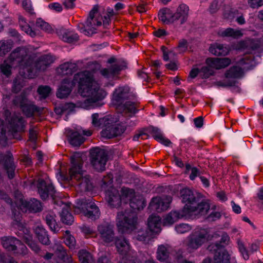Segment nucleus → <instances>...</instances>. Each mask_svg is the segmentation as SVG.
<instances>
[{
    "instance_id": "nucleus-1",
    "label": "nucleus",
    "mask_w": 263,
    "mask_h": 263,
    "mask_svg": "<svg viewBox=\"0 0 263 263\" xmlns=\"http://www.w3.org/2000/svg\"><path fill=\"white\" fill-rule=\"evenodd\" d=\"M77 83L78 84L79 93L82 97L87 98L81 105L82 107L89 108L102 105L100 101L106 97V92L94 79L93 73L89 71L77 73L72 80L69 78L64 79L58 89L57 97L61 99L67 97Z\"/></svg>"
},
{
    "instance_id": "nucleus-2",
    "label": "nucleus",
    "mask_w": 263,
    "mask_h": 263,
    "mask_svg": "<svg viewBox=\"0 0 263 263\" xmlns=\"http://www.w3.org/2000/svg\"><path fill=\"white\" fill-rule=\"evenodd\" d=\"M53 62L52 56L44 55L35 63L28 54L25 48H18L12 52L9 59L0 65V70L2 73L8 77L11 74L12 66L20 67V73L25 78H34L39 71H44Z\"/></svg>"
},
{
    "instance_id": "nucleus-3",
    "label": "nucleus",
    "mask_w": 263,
    "mask_h": 263,
    "mask_svg": "<svg viewBox=\"0 0 263 263\" xmlns=\"http://www.w3.org/2000/svg\"><path fill=\"white\" fill-rule=\"evenodd\" d=\"M80 157V154L78 153H76L71 156V166L69 169V175H64L59 172L57 174V178L60 182L75 179L80 182L78 185L82 191H89L92 187V184L89 177L84 176Z\"/></svg>"
},
{
    "instance_id": "nucleus-4",
    "label": "nucleus",
    "mask_w": 263,
    "mask_h": 263,
    "mask_svg": "<svg viewBox=\"0 0 263 263\" xmlns=\"http://www.w3.org/2000/svg\"><path fill=\"white\" fill-rule=\"evenodd\" d=\"M180 197L184 204L182 209L190 217L205 216L210 210V205L206 202H198L193 192L189 189L184 188L180 191Z\"/></svg>"
},
{
    "instance_id": "nucleus-5",
    "label": "nucleus",
    "mask_w": 263,
    "mask_h": 263,
    "mask_svg": "<svg viewBox=\"0 0 263 263\" xmlns=\"http://www.w3.org/2000/svg\"><path fill=\"white\" fill-rule=\"evenodd\" d=\"M239 66H233L225 73L226 80L218 81L216 85L221 87H231L235 86L237 79L241 78L243 75L244 69H249L255 65V63L252 57H247L242 59L239 62Z\"/></svg>"
},
{
    "instance_id": "nucleus-6",
    "label": "nucleus",
    "mask_w": 263,
    "mask_h": 263,
    "mask_svg": "<svg viewBox=\"0 0 263 263\" xmlns=\"http://www.w3.org/2000/svg\"><path fill=\"white\" fill-rule=\"evenodd\" d=\"M214 237L210 229L197 228L186 237L184 246L189 252H192L212 240Z\"/></svg>"
},
{
    "instance_id": "nucleus-7",
    "label": "nucleus",
    "mask_w": 263,
    "mask_h": 263,
    "mask_svg": "<svg viewBox=\"0 0 263 263\" xmlns=\"http://www.w3.org/2000/svg\"><path fill=\"white\" fill-rule=\"evenodd\" d=\"M135 97L128 86L119 87L114 91L112 96L113 102L118 105H123L124 110L132 116L137 112L136 104L130 101Z\"/></svg>"
},
{
    "instance_id": "nucleus-8",
    "label": "nucleus",
    "mask_w": 263,
    "mask_h": 263,
    "mask_svg": "<svg viewBox=\"0 0 263 263\" xmlns=\"http://www.w3.org/2000/svg\"><path fill=\"white\" fill-rule=\"evenodd\" d=\"M5 114L7 130L4 129L3 122L0 123V143L4 145L6 141V132L8 134L12 135L14 133L22 130L24 124V120L19 114L11 115L8 111H6Z\"/></svg>"
},
{
    "instance_id": "nucleus-9",
    "label": "nucleus",
    "mask_w": 263,
    "mask_h": 263,
    "mask_svg": "<svg viewBox=\"0 0 263 263\" xmlns=\"http://www.w3.org/2000/svg\"><path fill=\"white\" fill-rule=\"evenodd\" d=\"M116 224L119 233H128L137 228V217L133 212H120L117 214Z\"/></svg>"
},
{
    "instance_id": "nucleus-10",
    "label": "nucleus",
    "mask_w": 263,
    "mask_h": 263,
    "mask_svg": "<svg viewBox=\"0 0 263 263\" xmlns=\"http://www.w3.org/2000/svg\"><path fill=\"white\" fill-rule=\"evenodd\" d=\"M98 10V6H95L90 11L85 24L82 27L79 26L81 32L87 36L91 35L96 32V27L101 25L102 20V17L99 16Z\"/></svg>"
},
{
    "instance_id": "nucleus-11",
    "label": "nucleus",
    "mask_w": 263,
    "mask_h": 263,
    "mask_svg": "<svg viewBox=\"0 0 263 263\" xmlns=\"http://www.w3.org/2000/svg\"><path fill=\"white\" fill-rule=\"evenodd\" d=\"M76 207L82 210L86 216L92 219H97L100 215L99 209L91 198L87 199H78L76 202Z\"/></svg>"
},
{
    "instance_id": "nucleus-12",
    "label": "nucleus",
    "mask_w": 263,
    "mask_h": 263,
    "mask_svg": "<svg viewBox=\"0 0 263 263\" xmlns=\"http://www.w3.org/2000/svg\"><path fill=\"white\" fill-rule=\"evenodd\" d=\"M98 236L102 243L108 244L114 241L115 232L113 224L103 222L98 226Z\"/></svg>"
},
{
    "instance_id": "nucleus-13",
    "label": "nucleus",
    "mask_w": 263,
    "mask_h": 263,
    "mask_svg": "<svg viewBox=\"0 0 263 263\" xmlns=\"http://www.w3.org/2000/svg\"><path fill=\"white\" fill-rule=\"evenodd\" d=\"M1 242L3 247L8 251L22 254H25L27 252L26 247L14 237H3Z\"/></svg>"
},
{
    "instance_id": "nucleus-14",
    "label": "nucleus",
    "mask_w": 263,
    "mask_h": 263,
    "mask_svg": "<svg viewBox=\"0 0 263 263\" xmlns=\"http://www.w3.org/2000/svg\"><path fill=\"white\" fill-rule=\"evenodd\" d=\"M91 163L94 168L98 171L105 170L107 160L106 153L102 149L95 148L91 151Z\"/></svg>"
},
{
    "instance_id": "nucleus-15",
    "label": "nucleus",
    "mask_w": 263,
    "mask_h": 263,
    "mask_svg": "<svg viewBox=\"0 0 263 263\" xmlns=\"http://www.w3.org/2000/svg\"><path fill=\"white\" fill-rule=\"evenodd\" d=\"M171 201L172 197L170 196H157L152 199L149 208L151 210L161 212L167 210Z\"/></svg>"
},
{
    "instance_id": "nucleus-16",
    "label": "nucleus",
    "mask_w": 263,
    "mask_h": 263,
    "mask_svg": "<svg viewBox=\"0 0 263 263\" xmlns=\"http://www.w3.org/2000/svg\"><path fill=\"white\" fill-rule=\"evenodd\" d=\"M123 196L125 195V197L130 200V206L134 210H140L143 209L145 206V202L144 198L140 195L135 196L132 199H130V196L133 193L132 190L128 188H123L122 190Z\"/></svg>"
},
{
    "instance_id": "nucleus-17",
    "label": "nucleus",
    "mask_w": 263,
    "mask_h": 263,
    "mask_svg": "<svg viewBox=\"0 0 263 263\" xmlns=\"http://www.w3.org/2000/svg\"><path fill=\"white\" fill-rule=\"evenodd\" d=\"M37 185L39 193L43 199H47L49 195L52 197L54 196L55 191L50 180L45 181L42 179H39Z\"/></svg>"
},
{
    "instance_id": "nucleus-18",
    "label": "nucleus",
    "mask_w": 263,
    "mask_h": 263,
    "mask_svg": "<svg viewBox=\"0 0 263 263\" xmlns=\"http://www.w3.org/2000/svg\"><path fill=\"white\" fill-rule=\"evenodd\" d=\"M92 133L89 130H83L82 128L77 129V131L71 133L69 137L70 143L73 146H80L85 140L82 135L89 136Z\"/></svg>"
},
{
    "instance_id": "nucleus-19",
    "label": "nucleus",
    "mask_w": 263,
    "mask_h": 263,
    "mask_svg": "<svg viewBox=\"0 0 263 263\" xmlns=\"http://www.w3.org/2000/svg\"><path fill=\"white\" fill-rule=\"evenodd\" d=\"M111 124L108 125L101 132V135L103 137L110 139L122 134L125 130V127L121 125L116 126Z\"/></svg>"
},
{
    "instance_id": "nucleus-20",
    "label": "nucleus",
    "mask_w": 263,
    "mask_h": 263,
    "mask_svg": "<svg viewBox=\"0 0 263 263\" xmlns=\"http://www.w3.org/2000/svg\"><path fill=\"white\" fill-rule=\"evenodd\" d=\"M126 67L124 62H118L112 65L109 68H104L100 71L101 74L106 78H110L118 74L119 72Z\"/></svg>"
},
{
    "instance_id": "nucleus-21",
    "label": "nucleus",
    "mask_w": 263,
    "mask_h": 263,
    "mask_svg": "<svg viewBox=\"0 0 263 263\" xmlns=\"http://www.w3.org/2000/svg\"><path fill=\"white\" fill-rule=\"evenodd\" d=\"M106 198L108 204L111 208H118L120 206L123 198L119 195L118 191L115 188H111L106 193Z\"/></svg>"
},
{
    "instance_id": "nucleus-22",
    "label": "nucleus",
    "mask_w": 263,
    "mask_h": 263,
    "mask_svg": "<svg viewBox=\"0 0 263 263\" xmlns=\"http://www.w3.org/2000/svg\"><path fill=\"white\" fill-rule=\"evenodd\" d=\"M189 7L185 4H182L179 5L173 16L171 17V20L174 22H178L180 24H183L188 17Z\"/></svg>"
},
{
    "instance_id": "nucleus-23",
    "label": "nucleus",
    "mask_w": 263,
    "mask_h": 263,
    "mask_svg": "<svg viewBox=\"0 0 263 263\" xmlns=\"http://www.w3.org/2000/svg\"><path fill=\"white\" fill-rule=\"evenodd\" d=\"M189 217H190L182 210L174 211L165 216L163 220V223L164 226H170L179 219Z\"/></svg>"
},
{
    "instance_id": "nucleus-24",
    "label": "nucleus",
    "mask_w": 263,
    "mask_h": 263,
    "mask_svg": "<svg viewBox=\"0 0 263 263\" xmlns=\"http://www.w3.org/2000/svg\"><path fill=\"white\" fill-rule=\"evenodd\" d=\"M118 252L122 255L131 254L130 247L127 240L123 237H116L114 239Z\"/></svg>"
},
{
    "instance_id": "nucleus-25",
    "label": "nucleus",
    "mask_w": 263,
    "mask_h": 263,
    "mask_svg": "<svg viewBox=\"0 0 263 263\" xmlns=\"http://www.w3.org/2000/svg\"><path fill=\"white\" fill-rule=\"evenodd\" d=\"M231 62V60L228 58H210L206 60V63L213 68L220 69L229 66Z\"/></svg>"
},
{
    "instance_id": "nucleus-26",
    "label": "nucleus",
    "mask_w": 263,
    "mask_h": 263,
    "mask_svg": "<svg viewBox=\"0 0 263 263\" xmlns=\"http://www.w3.org/2000/svg\"><path fill=\"white\" fill-rule=\"evenodd\" d=\"M112 120L109 116L100 117L98 114L92 115V124L97 127H106L108 125L111 124Z\"/></svg>"
},
{
    "instance_id": "nucleus-27",
    "label": "nucleus",
    "mask_w": 263,
    "mask_h": 263,
    "mask_svg": "<svg viewBox=\"0 0 263 263\" xmlns=\"http://www.w3.org/2000/svg\"><path fill=\"white\" fill-rule=\"evenodd\" d=\"M147 226L152 233H158L161 231V219L156 215H151L147 220Z\"/></svg>"
},
{
    "instance_id": "nucleus-28",
    "label": "nucleus",
    "mask_w": 263,
    "mask_h": 263,
    "mask_svg": "<svg viewBox=\"0 0 263 263\" xmlns=\"http://www.w3.org/2000/svg\"><path fill=\"white\" fill-rule=\"evenodd\" d=\"M34 232L39 240L43 244L48 245L50 243L48 235L43 226L37 223L34 229Z\"/></svg>"
},
{
    "instance_id": "nucleus-29",
    "label": "nucleus",
    "mask_w": 263,
    "mask_h": 263,
    "mask_svg": "<svg viewBox=\"0 0 263 263\" xmlns=\"http://www.w3.org/2000/svg\"><path fill=\"white\" fill-rule=\"evenodd\" d=\"M14 103L21 106L22 110L27 116H29L32 115L33 106L26 97L16 98L14 100Z\"/></svg>"
},
{
    "instance_id": "nucleus-30",
    "label": "nucleus",
    "mask_w": 263,
    "mask_h": 263,
    "mask_svg": "<svg viewBox=\"0 0 263 263\" xmlns=\"http://www.w3.org/2000/svg\"><path fill=\"white\" fill-rule=\"evenodd\" d=\"M238 50H248L247 52L252 53V51L257 49L261 45V43L258 41L248 40L239 43Z\"/></svg>"
},
{
    "instance_id": "nucleus-31",
    "label": "nucleus",
    "mask_w": 263,
    "mask_h": 263,
    "mask_svg": "<svg viewBox=\"0 0 263 263\" xmlns=\"http://www.w3.org/2000/svg\"><path fill=\"white\" fill-rule=\"evenodd\" d=\"M209 50L210 52L214 55L224 56L228 54L230 49L229 48L225 45L216 43L210 46Z\"/></svg>"
},
{
    "instance_id": "nucleus-32",
    "label": "nucleus",
    "mask_w": 263,
    "mask_h": 263,
    "mask_svg": "<svg viewBox=\"0 0 263 263\" xmlns=\"http://www.w3.org/2000/svg\"><path fill=\"white\" fill-rule=\"evenodd\" d=\"M53 248L55 251L58 257L64 262L69 263L72 261L71 255L67 253L63 247L60 243H55Z\"/></svg>"
},
{
    "instance_id": "nucleus-33",
    "label": "nucleus",
    "mask_w": 263,
    "mask_h": 263,
    "mask_svg": "<svg viewBox=\"0 0 263 263\" xmlns=\"http://www.w3.org/2000/svg\"><path fill=\"white\" fill-rule=\"evenodd\" d=\"M218 34L222 37H232L234 38L240 37L243 34L241 30L234 29L231 28L220 29L218 30Z\"/></svg>"
},
{
    "instance_id": "nucleus-34",
    "label": "nucleus",
    "mask_w": 263,
    "mask_h": 263,
    "mask_svg": "<svg viewBox=\"0 0 263 263\" xmlns=\"http://www.w3.org/2000/svg\"><path fill=\"white\" fill-rule=\"evenodd\" d=\"M12 154L8 153L3 160L9 178H13L14 175L15 166L12 161Z\"/></svg>"
},
{
    "instance_id": "nucleus-35",
    "label": "nucleus",
    "mask_w": 263,
    "mask_h": 263,
    "mask_svg": "<svg viewBox=\"0 0 263 263\" xmlns=\"http://www.w3.org/2000/svg\"><path fill=\"white\" fill-rule=\"evenodd\" d=\"M214 263H231L228 252L224 249H219L214 255Z\"/></svg>"
},
{
    "instance_id": "nucleus-36",
    "label": "nucleus",
    "mask_w": 263,
    "mask_h": 263,
    "mask_svg": "<svg viewBox=\"0 0 263 263\" xmlns=\"http://www.w3.org/2000/svg\"><path fill=\"white\" fill-rule=\"evenodd\" d=\"M62 211L61 213L62 221L67 224H71L73 221L72 215L69 212L70 203L63 204Z\"/></svg>"
},
{
    "instance_id": "nucleus-37",
    "label": "nucleus",
    "mask_w": 263,
    "mask_h": 263,
    "mask_svg": "<svg viewBox=\"0 0 263 263\" xmlns=\"http://www.w3.org/2000/svg\"><path fill=\"white\" fill-rule=\"evenodd\" d=\"M151 130L154 138L160 143L165 146H168L171 144V141L163 136L159 128L156 127H152Z\"/></svg>"
},
{
    "instance_id": "nucleus-38",
    "label": "nucleus",
    "mask_w": 263,
    "mask_h": 263,
    "mask_svg": "<svg viewBox=\"0 0 263 263\" xmlns=\"http://www.w3.org/2000/svg\"><path fill=\"white\" fill-rule=\"evenodd\" d=\"M77 65L72 63H65L61 65L58 69V72L62 75L71 74L76 69Z\"/></svg>"
},
{
    "instance_id": "nucleus-39",
    "label": "nucleus",
    "mask_w": 263,
    "mask_h": 263,
    "mask_svg": "<svg viewBox=\"0 0 263 263\" xmlns=\"http://www.w3.org/2000/svg\"><path fill=\"white\" fill-rule=\"evenodd\" d=\"M158 16L159 20L164 23H174V21L171 19L173 16V14L168 8H166L161 10L159 12Z\"/></svg>"
},
{
    "instance_id": "nucleus-40",
    "label": "nucleus",
    "mask_w": 263,
    "mask_h": 263,
    "mask_svg": "<svg viewBox=\"0 0 263 263\" xmlns=\"http://www.w3.org/2000/svg\"><path fill=\"white\" fill-rule=\"evenodd\" d=\"M24 235L23 238L26 241V242L30 247V248L35 252L37 253L40 251V248L36 242L32 240V237L30 235L29 231L27 229H24L23 231Z\"/></svg>"
},
{
    "instance_id": "nucleus-41",
    "label": "nucleus",
    "mask_w": 263,
    "mask_h": 263,
    "mask_svg": "<svg viewBox=\"0 0 263 263\" xmlns=\"http://www.w3.org/2000/svg\"><path fill=\"white\" fill-rule=\"evenodd\" d=\"M224 17L228 20H233L236 17L237 22L240 24L242 25L245 23V20L242 15H238L237 10H231L229 12H225L224 14Z\"/></svg>"
},
{
    "instance_id": "nucleus-42",
    "label": "nucleus",
    "mask_w": 263,
    "mask_h": 263,
    "mask_svg": "<svg viewBox=\"0 0 263 263\" xmlns=\"http://www.w3.org/2000/svg\"><path fill=\"white\" fill-rule=\"evenodd\" d=\"M79 36L77 34L72 32L64 30L62 32V39L65 42L72 43L78 40Z\"/></svg>"
},
{
    "instance_id": "nucleus-43",
    "label": "nucleus",
    "mask_w": 263,
    "mask_h": 263,
    "mask_svg": "<svg viewBox=\"0 0 263 263\" xmlns=\"http://www.w3.org/2000/svg\"><path fill=\"white\" fill-rule=\"evenodd\" d=\"M78 254L81 263H95L92 255L86 250H80Z\"/></svg>"
},
{
    "instance_id": "nucleus-44",
    "label": "nucleus",
    "mask_w": 263,
    "mask_h": 263,
    "mask_svg": "<svg viewBox=\"0 0 263 263\" xmlns=\"http://www.w3.org/2000/svg\"><path fill=\"white\" fill-rule=\"evenodd\" d=\"M19 23L22 30L27 34L29 35L31 37H34L36 35V32L35 31L33 30L29 25L26 23L24 18H20Z\"/></svg>"
},
{
    "instance_id": "nucleus-45",
    "label": "nucleus",
    "mask_w": 263,
    "mask_h": 263,
    "mask_svg": "<svg viewBox=\"0 0 263 263\" xmlns=\"http://www.w3.org/2000/svg\"><path fill=\"white\" fill-rule=\"evenodd\" d=\"M12 45V42L11 40L0 41V56H3L9 52Z\"/></svg>"
},
{
    "instance_id": "nucleus-46",
    "label": "nucleus",
    "mask_w": 263,
    "mask_h": 263,
    "mask_svg": "<svg viewBox=\"0 0 263 263\" xmlns=\"http://www.w3.org/2000/svg\"><path fill=\"white\" fill-rule=\"evenodd\" d=\"M152 233L145 230H140L137 232V234L135 235V238L143 242H147L149 241L152 238Z\"/></svg>"
},
{
    "instance_id": "nucleus-47",
    "label": "nucleus",
    "mask_w": 263,
    "mask_h": 263,
    "mask_svg": "<svg viewBox=\"0 0 263 263\" xmlns=\"http://www.w3.org/2000/svg\"><path fill=\"white\" fill-rule=\"evenodd\" d=\"M35 26L36 27L48 33H50L52 31V27L50 25L41 18H39L36 20Z\"/></svg>"
},
{
    "instance_id": "nucleus-48",
    "label": "nucleus",
    "mask_w": 263,
    "mask_h": 263,
    "mask_svg": "<svg viewBox=\"0 0 263 263\" xmlns=\"http://www.w3.org/2000/svg\"><path fill=\"white\" fill-rule=\"evenodd\" d=\"M213 69V68L211 67L209 65L202 67V68L200 69V77L202 79L209 78L214 73Z\"/></svg>"
},
{
    "instance_id": "nucleus-49",
    "label": "nucleus",
    "mask_w": 263,
    "mask_h": 263,
    "mask_svg": "<svg viewBox=\"0 0 263 263\" xmlns=\"http://www.w3.org/2000/svg\"><path fill=\"white\" fill-rule=\"evenodd\" d=\"M64 242L70 249H75L76 245V239L68 231L66 232L64 236Z\"/></svg>"
},
{
    "instance_id": "nucleus-50",
    "label": "nucleus",
    "mask_w": 263,
    "mask_h": 263,
    "mask_svg": "<svg viewBox=\"0 0 263 263\" xmlns=\"http://www.w3.org/2000/svg\"><path fill=\"white\" fill-rule=\"evenodd\" d=\"M157 254V259L161 261H164L168 256V252L166 248L162 245L159 246Z\"/></svg>"
},
{
    "instance_id": "nucleus-51",
    "label": "nucleus",
    "mask_w": 263,
    "mask_h": 263,
    "mask_svg": "<svg viewBox=\"0 0 263 263\" xmlns=\"http://www.w3.org/2000/svg\"><path fill=\"white\" fill-rule=\"evenodd\" d=\"M192 229V227L187 223H180L177 224L175 227V230L177 233L179 234H183L186 233L190 231Z\"/></svg>"
},
{
    "instance_id": "nucleus-52",
    "label": "nucleus",
    "mask_w": 263,
    "mask_h": 263,
    "mask_svg": "<svg viewBox=\"0 0 263 263\" xmlns=\"http://www.w3.org/2000/svg\"><path fill=\"white\" fill-rule=\"evenodd\" d=\"M28 206L29 210L33 212H37L42 210L41 202L35 199L30 200L28 203Z\"/></svg>"
},
{
    "instance_id": "nucleus-53",
    "label": "nucleus",
    "mask_w": 263,
    "mask_h": 263,
    "mask_svg": "<svg viewBox=\"0 0 263 263\" xmlns=\"http://www.w3.org/2000/svg\"><path fill=\"white\" fill-rule=\"evenodd\" d=\"M191 172L190 178L191 180H194L199 175V170L195 167H191L190 164H186L185 166V173H189Z\"/></svg>"
},
{
    "instance_id": "nucleus-54",
    "label": "nucleus",
    "mask_w": 263,
    "mask_h": 263,
    "mask_svg": "<svg viewBox=\"0 0 263 263\" xmlns=\"http://www.w3.org/2000/svg\"><path fill=\"white\" fill-rule=\"evenodd\" d=\"M46 221L47 224L49 226L52 231L54 232H56L57 231L58 226L53 215L50 214L47 215L46 216Z\"/></svg>"
},
{
    "instance_id": "nucleus-55",
    "label": "nucleus",
    "mask_w": 263,
    "mask_h": 263,
    "mask_svg": "<svg viewBox=\"0 0 263 263\" xmlns=\"http://www.w3.org/2000/svg\"><path fill=\"white\" fill-rule=\"evenodd\" d=\"M51 91V89L47 86H40L37 89V92L41 98H46Z\"/></svg>"
},
{
    "instance_id": "nucleus-56",
    "label": "nucleus",
    "mask_w": 263,
    "mask_h": 263,
    "mask_svg": "<svg viewBox=\"0 0 263 263\" xmlns=\"http://www.w3.org/2000/svg\"><path fill=\"white\" fill-rule=\"evenodd\" d=\"M117 13L113 10L112 8H108L106 10V15L104 16L103 23L104 26H107L109 24L110 17L116 15Z\"/></svg>"
},
{
    "instance_id": "nucleus-57",
    "label": "nucleus",
    "mask_w": 263,
    "mask_h": 263,
    "mask_svg": "<svg viewBox=\"0 0 263 263\" xmlns=\"http://www.w3.org/2000/svg\"><path fill=\"white\" fill-rule=\"evenodd\" d=\"M187 48V42L186 40L183 39L179 42V45L177 47L175 48V50L177 52L181 53L185 51Z\"/></svg>"
},
{
    "instance_id": "nucleus-58",
    "label": "nucleus",
    "mask_w": 263,
    "mask_h": 263,
    "mask_svg": "<svg viewBox=\"0 0 263 263\" xmlns=\"http://www.w3.org/2000/svg\"><path fill=\"white\" fill-rule=\"evenodd\" d=\"M238 246L239 251L241 253V255L242 256L244 259L248 260L249 258V255L248 251L244 246L243 243L241 241H239L238 242Z\"/></svg>"
},
{
    "instance_id": "nucleus-59",
    "label": "nucleus",
    "mask_w": 263,
    "mask_h": 263,
    "mask_svg": "<svg viewBox=\"0 0 263 263\" xmlns=\"http://www.w3.org/2000/svg\"><path fill=\"white\" fill-rule=\"evenodd\" d=\"M162 50L163 54V59L165 61H167L175 57V52L173 51H168L164 47H162Z\"/></svg>"
},
{
    "instance_id": "nucleus-60",
    "label": "nucleus",
    "mask_w": 263,
    "mask_h": 263,
    "mask_svg": "<svg viewBox=\"0 0 263 263\" xmlns=\"http://www.w3.org/2000/svg\"><path fill=\"white\" fill-rule=\"evenodd\" d=\"M24 8L30 14H33V8L30 0H23L22 3Z\"/></svg>"
},
{
    "instance_id": "nucleus-61",
    "label": "nucleus",
    "mask_w": 263,
    "mask_h": 263,
    "mask_svg": "<svg viewBox=\"0 0 263 263\" xmlns=\"http://www.w3.org/2000/svg\"><path fill=\"white\" fill-rule=\"evenodd\" d=\"M22 82L23 81L20 79H16L14 81L12 87L13 91L17 92L21 89V88L23 87Z\"/></svg>"
},
{
    "instance_id": "nucleus-62",
    "label": "nucleus",
    "mask_w": 263,
    "mask_h": 263,
    "mask_svg": "<svg viewBox=\"0 0 263 263\" xmlns=\"http://www.w3.org/2000/svg\"><path fill=\"white\" fill-rule=\"evenodd\" d=\"M249 6L253 8H257L263 5V0H248Z\"/></svg>"
},
{
    "instance_id": "nucleus-63",
    "label": "nucleus",
    "mask_w": 263,
    "mask_h": 263,
    "mask_svg": "<svg viewBox=\"0 0 263 263\" xmlns=\"http://www.w3.org/2000/svg\"><path fill=\"white\" fill-rule=\"evenodd\" d=\"M49 8L56 12H61L63 8L61 5L58 3H51L48 5Z\"/></svg>"
},
{
    "instance_id": "nucleus-64",
    "label": "nucleus",
    "mask_w": 263,
    "mask_h": 263,
    "mask_svg": "<svg viewBox=\"0 0 263 263\" xmlns=\"http://www.w3.org/2000/svg\"><path fill=\"white\" fill-rule=\"evenodd\" d=\"M221 216L219 212L216 211H212L210 213V215L207 217V219L209 221H215L219 219Z\"/></svg>"
}]
</instances>
